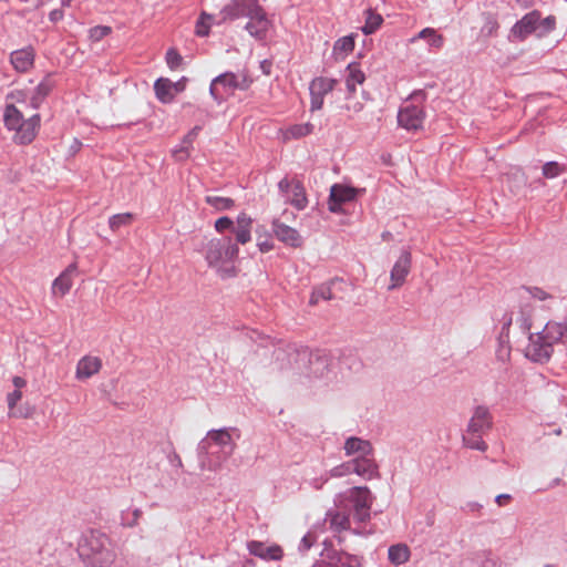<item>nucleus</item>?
<instances>
[{
    "label": "nucleus",
    "instance_id": "obj_64",
    "mask_svg": "<svg viewBox=\"0 0 567 567\" xmlns=\"http://www.w3.org/2000/svg\"><path fill=\"white\" fill-rule=\"evenodd\" d=\"M72 1L73 0H61V6L62 7H70Z\"/></svg>",
    "mask_w": 567,
    "mask_h": 567
},
{
    "label": "nucleus",
    "instance_id": "obj_20",
    "mask_svg": "<svg viewBox=\"0 0 567 567\" xmlns=\"http://www.w3.org/2000/svg\"><path fill=\"white\" fill-rule=\"evenodd\" d=\"M35 51L32 47L14 50L10 53V63L17 72L25 73L34 65Z\"/></svg>",
    "mask_w": 567,
    "mask_h": 567
},
{
    "label": "nucleus",
    "instance_id": "obj_50",
    "mask_svg": "<svg viewBox=\"0 0 567 567\" xmlns=\"http://www.w3.org/2000/svg\"><path fill=\"white\" fill-rule=\"evenodd\" d=\"M166 62L171 69H177L182 62V56L176 50L169 49L166 52Z\"/></svg>",
    "mask_w": 567,
    "mask_h": 567
},
{
    "label": "nucleus",
    "instance_id": "obj_40",
    "mask_svg": "<svg viewBox=\"0 0 567 567\" xmlns=\"http://www.w3.org/2000/svg\"><path fill=\"white\" fill-rule=\"evenodd\" d=\"M214 17L206 12H203L196 23V34L198 37H206L209 34V30L213 23Z\"/></svg>",
    "mask_w": 567,
    "mask_h": 567
},
{
    "label": "nucleus",
    "instance_id": "obj_59",
    "mask_svg": "<svg viewBox=\"0 0 567 567\" xmlns=\"http://www.w3.org/2000/svg\"><path fill=\"white\" fill-rule=\"evenodd\" d=\"M49 18L52 22H58L63 18V11L61 9H54L50 12Z\"/></svg>",
    "mask_w": 567,
    "mask_h": 567
},
{
    "label": "nucleus",
    "instance_id": "obj_17",
    "mask_svg": "<svg viewBox=\"0 0 567 567\" xmlns=\"http://www.w3.org/2000/svg\"><path fill=\"white\" fill-rule=\"evenodd\" d=\"M247 550L250 555L265 561H279L284 558V549L277 544H267L259 540H249Z\"/></svg>",
    "mask_w": 567,
    "mask_h": 567
},
{
    "label": "nucleus",
    "instance_id": "obj_39",
    "mask_svg": "<svg viewBox=\"0 0 567 567\" xmlns=\"http://www.w3.org/2000/svg\"><path fill=\"white\" fill-rule=\"evenodd\" d=\"M132 219L133 215L131 213L115 214L110 217L109 226L113 231H116L123 226H128Z\"/></svg>",
    "mask_w": 567,
    "mask_h": 567
},
{
    "label": "nucleus",
    "instance_id": "obj_21",
    "mask_svg": "<svg viewBox=\"0 0 567 567\" xmlns=\"http://www.w3.org/2000/svg\"><path fill=\"white\" fill-rule=\"evenodd\" d=\"M272 231L278 240L290 247H300L302 238L299 231L278 219L272 221Z\"/></svg>",
    "mask_w": 567,
    "mask_h": 567
},
{
    "label": "nucleus",
    "instance_id": "obj_61",
    "mask_svg": "<svg viewBox=\"0 0 567 567\" xmlns=\"http://www.w3.org/2000/svg\"><path fill=\"white\" fill-rule=\"evenodd\" d=\"M184 89H185V79L177 81V82H173V91L175 94L182 92Z\"/></svg>",
    "mask_w": 567,
    "mask_h": 567
},
{
    "label": "nucleus",
    "instance_id": "obj_46",
    "mask_svg": "<svg viewBox=\"0 0 567 567\" xmlns=\"http://www.w3.org/2000/svg\"><path fill=\"white\" fill-rule=\"evenodd\" d=\"M498 29L497 21L492 17H486L484 24L482 25L481 33L484 37H491L496 33Z\"/></svg>",
    "mask_w": 567,
    "mask_h": 567
},
{
    "label": "nucleus",
    "instance_id": "obj_4",
    "mask_svg": "<svg viewBox=\"0 0 567 567\" xmlns=\"http://www.w3.org/2000/svg\"><path fill=\"white\" fill-rule=\"evenodd\" d=\"M293 355V369L313 380H331L337 377L336 359L324 350H297Z\"/></svg>",
    "mask_w": 567,
    "mask_h": 567
},
{
    "label": "nucleus",
    "instance_id": "obj_56",
    "mask_svg": "<svg viewBox=\"0 0 567 567\" xmlns=\"http://www.w3.org/2000/svg\"><path fill=\"white\" fill-rule=\"evenodd\" d=\"M313 544V536L311 534H307L302 537L300 544H299V550L300 551H307L311 548Z\"/></svg>",
    "mask_w": 567,
    "mask_h": 567
},
{
    "label": "nucleus",
    "instance_id": "obj_1",
    "mask_svg": "<svg viewBox=\"0 0 567 567\" xmlns=\"http://www.w3.org/2000/svg\"><path fill=\"white\" fill-rule=\"evenodd\" d=\"M240 433L235 427L210 430L198 443V461L202 470L216 472L229 460L236 450Z\"/></svg>",
    "mask_w": 567,
    "mask_h": 567
},
{
    "label": "nucleus",
    "instance_id": "obj_15",
    "mask_svg": "<svg viewBox=\"0 0 567 567\" xmlns=\"http://www.w3.org/2000/svg\"><path fill=\"white\" fill-rule=\"evenodd\" d=\"M359 190L357 188L334 184L330 189V196L328 202L329 210L332 213H341L342 206L347 203H351L357 198Z\"/></svg>",
    "mask_w": 567,
    "mask_h": 567
},
{
    "label": "nucleus",
    "instance_id": "obj_23",
    "mask_svg": "<svg viewBox=\"0 0 567 567\" xmlns=\"http://www.w3.org/2000/svg\"><path fill=\"white\" fill-rule=\"evenodd\" d=\"M419 40H424L427 44L430 52L439 51L444 45V37L434 28H424L419 33L409 39V43H415Z\"/></svg>",
    "mask_w": 567,
    "mask_h": 567
},
{
    "label": "nucleus",
    "instance_id": "obj_6",
    "mask_svg": "<svg viewBox=\"0 0 567 567\" xmlns=\"http://www.w3.org/2000/svg\"><path fill=\"white\" fill-rule=\"evenodd\" d=\"M7 130L14 132L12 138L20 145L30 144L37 136L41 117L38 113L24 118L22 112L13 104H8L3 112Z\"/></svg>",
    "mask_w": 567,
    "mask_h": 567
},
{
    "label": "nucleus",
    "instance_id": "obj_9",
    "mask_svg": "<svg viewBox=\"0 0 567 567\" xmlns=\"http://www.w3.org/2000/svg\"><path fill=\"white\" fill-rule=\"evenodd\" d=\"M278 188L285 202L298 210H302L308 205L306 190L302 183L298 179L282 178L278 183Z\"/></svg>",
    "mask_w": 567,
    "mask_h": 567
},
{
    "label": "nucleus",
    "instance_id": "obj_44",
    "mask_svg": "<svg viewBox=\"0 0 567 567\" xmlns=\"http://www.w3.org/2000/svg\"><path fill=\"white\" fill-rule=\"evenodd\" d=\"M234 233L236 236V239L234 240V243H236L237 246L239 244L245 245L251 240V227H245V228L235 227Z\"/></svg>",
    "mask_w": 567,
    "mask_h": 567
},
{
    "label": "nucleus",
    "instance_id": "obj_48",
    "mask_svg": "<svg viewBox=\"0 0 567 567\" xmlns=\"http://www.w3.org/2000/svg\"><path fill=\"white\" fill-rule=\"evenodd\" d=\"M338 567H362V563L358 556L344 555L339 558Z\"/></svg>",
    "mask_w": 567,
    "mask_h": 567
},
{
    "label": "nucleus",
    "instance_id": "obj_26",
    "mask_svg": "<svg viewBox=\"0 0 567 567\" xmlns=\"http://www.w3.org/2000/svg\"><path fill=\"white\" fill-rule=\"evenodd\" d=\"M513 322L512 313L505 312L501 319L502 328L498 336L499 349H498V358L503 361L506 360L509 355V327Z\"/></svg>",
    "mask_w": 567,
    "mask_h": 567
},
{
    "label": "nucleus",
    "instance_id": "obj_31",
    "mask_svg": "<svg viewBox=\"0 0 567 567\" xmlns=\"http://www.w3.org/2000/svg\"><path fill=\"white\" fill-rule=\"evenodd\" d=\"M326 520L336 532L344 530L350 527L349 516L344 513L330 511L327 513Z\"/></svg>",
    "mask_w": 567,
    "mask_h": 567
},
{
    "label": "nucleus",
    "instance_id": "obj_19",
    "mask_svg": "<svg viewBox=\"0 0 567 567\" xmlns=\"http://www.w3.org/2000/svg\"><path fill=\"white\" fill-rule=\"evenodd\" d=\"M492 426V415L486 406H476L467 424L468 434H484Z\"/></svg>",
    "mask_w": 567,
    "mask_h": 567
},
{
    "label": "nucleus",
    "instance_id": "obj_8",
    "mask_svg": "<svg viewBox=\"0 0 567 567\" xmlns=\"http://www.w3.org/2000/svg\"><path fill=\"white\" fill-rule=\"evenodd\" d=\"M251 80L246 72H225L212 80L209 86V94L220 104L228 96L233 95L235 91H246L249 89Z\"/></svg>",
    "mask_w": 567,
    "mask_h": 567
},
{
    "label": "nucleus",
    "instance_id": "obj_13",
    "mask_svg": "<svg viewBox=\"0 0 567 567\" xmlns=\"http://www.w3.org/2000/svg\"><path fill=\"white\" fill-rule=\"evenodd\" d=\"M337 84V80L319 76L311 81L310 91V111H319L323 106L324 96L330 93Z\"/></svg>",
    "mask_w": 567,
    "mask_h": 567
},
{
    "label": "nucleus",
    "instance_id": "obj_43",
    "mask_svg": "<svg viewBox=\"0 0 567 567\" xmlns=\"http://www.w3.org/2000/svg\"><path fill=\"white\" fill-rule=\"evenodd\" d=\"M328 474L330 477H342V476L353 474L351 460L348 462H344L338 466H334L333 468H331L328 472Z\"/></svg>",
    "mask_w": 567,
    "mask_h": 567
},
{
    "label": "nucleus",
    "instance_id": "obj_16",
    "mask_svg": "<svg viewBox=\"0 0 567 567\" xmlns=\"http://www.w3.org/2000/svg\"><path fill=\"white\" fill-rule=\"evenodd\" d=\"M270 27L271 22L264 8L260 6L256 12L249 17L245 30L256 40L264 41L267 38Z\"/></svg>",
    "mask_w": 567,
    "mask_h": 567
},
{
    "label": "nucleus",
    "instance_id": "obj_58",
    "mask_svg": "<svg viewBox=\"0 0 567 567\" xmlns=\"http://www.w3.org/2000/svg\"><path fill=\"white\" fill-rule=\"evenodd\" d=\"M512 499V495L509 494H499L495 497V503L498 506H505Z\"/></svg>",
    "mask_w": 567,
    "mask_h": 567
},
{
    "label": "nucleus",
    "instance_id": "obj_63",
    "mask_svg": "<svg viewBox=\"0 0 567 567\" xmlns=\"http://www.w3.org/2000/svg\"><path fill=\"white\" fill-rule=\"evenodd\" d=\"M467 507L471 512H477L480 511L483 506L480 504V503H476V502H470L467 504Z\"/></svg>",
    "mask_w": 567,
    "mask_h": 567
},
{
    "label": "nucleus",
    "instance_id": "obj_30",
    "mask_svg": "<svg viewBox=\"0 0 567 567\" xmlns=\"http://www.w3.org/2000/svg\"><path fill=\"white\" fill-rule=\"evenodd\" d=\"M411 556V551L408 545L399 543L392 545L388 549V558L391 564L400 566L405 564Z\"/></svg>",
    "mask_w": 567,
    "mask_h": 567
},
{
    "label": "nucleus",
    "instance_id": "obj_5",
    "mask_svg": "<svg viewBox=\"0 0 567 567\" xmlns=\"http://www.w3.org/2000/svg\"><path fill=\"white\" fill-rule=\"evenodd\" d=\"M79 554L83 561L92 567H110L116 557L110 538L95 530L84 537Z\"/></svg>",
    "mask_w": 567,
    "mask_h": 567
},
{
    "label": "nucleus",
    "instance_id": "obj_49",
    "mask_svg": "<svg viewBox=\"0 0 567 567\" xmlns=\"http://www.w3.org/2000/svg\"><path fill=\"white\" fill-rule=\"evenodd\" d=\"M130 514L132 515V519H127L126 518V514L125 512H122V515H121V523L123 526H127V527H133L137 524V520L138 518L141 517V509L138 508H134L132 511H130Z\"/></svg>",
    "mask_w": 567,
    "mask_h": 567
},
{
    "label": "nucleus",
    "instance_id": "obj_52",
    "mask_svg": "<svg viewBox=\"0 0 567 567\" xmlns=\"http://www.w3.org/2000/svg\"><path fill=\"white\" fill-rule=\"evenodd\" d=\"M202 127L199 125H196L195 127H193L183 138V142L184 144H187L189 145L190 147H193V143L194 141L197 138L199 132H200Z\"/></svg>",
    "mask_w": 567,
    "mask_h": 567
},
{
    "label": "nucleus",
    "instance_id": "obj_2",
    "mask_svg": "<svg viewBox=\"0 0 567 567\" xmlns=\"http://www.w3.org/2000/svg\"><path fill=\"white\" fill-rule=\"evenodd\" d=\"M202 254L208 265L221 278L236 275L235 261L239 255V248L230 236L209 239L202 248Z\"/></svg>",
    "mask_w": 567,
    "mask_h": 567
},
{
    "label": "nucleus",
    "instance_id": "obj_3",
    "mask_svg": "<svg viewBox=\"0 0 567 567\" xmlns=\"http://www.w3.org/2000/svg\"><path fill=\"white\" fill-rule=\"evenodd\" d=\"M566 342L567 323L549 321L540 332L529 334L525 355L532 361L543 363L549 360L556 344Z\"/></svg>",
    "mask_w": 567,
    "mask_h": 567
},
{
    "label": "nucleus",
    "instance_id": "obj_36",
    "mask_svg": "<svg viewBox=\"0 0 567 567\" xmlns=\"http://www.w3.org/2000/svg\"><path fill=\"white\" fill-rule=\"evenodd\" d=\"M354 49V38L353 35H346L336 41L333 45V53L339 55H344L350 53Z\"/></svg>",
    "mask_w": 567,
    "mask_h": 567
},
{
    "label": "nucleus",
    "instance_id": "obj_42",
    "mask_svg": "<svg viewBox=\"0 0 567 567\" xmlns=\"http://www.w3.org/2000/svg\"><path fill=\"white\" fill-rule=\"evenodd\" d=\"M567 166L557 162H547L543 166V175L546 178H555L563 174Z\"/></svg>",
    "mask_w": 567,
    "mask_h": 567
},
{
    "label": "nucleus",
    "instance_id": "obj_10",
    "mask_svg": "<svg viewBox=\"0 0 567 567\" xmlns=\"http://www.w3.org/2000/svg\"><path fill=\"white\" fill-rule=\"evenodd\" d=\"M260 7L258 0H230L227 4L223 7L219 12L220 20L217 24H220L226 21H233L240 18H247L256 12V10Z\"/></svg>",
    "mask_w": 567,
    "mask_h": 567
},
{
    "label": "nucleus",
    "instance_id": "obj_27",
    "mask_svg": "<svg viewBox=\"0 0 567 567\" xmlns=\"http://www.w3.org/2000/svg\"><path fill=\"white\" fill-rule=\"evenodd\" d=\"M365 75L358 63H350L346 70V85L350 94L354 93L357 85L364 82Z\"/></svg>",
    "mask_w": 567,
    "mask_h": 567
},
{
    "label": "nucleus",
    "instance_id": "obj_14",
    "mask_svg": "<svg viewBox=\"0 0 567 567\" xmlns=\"http://www.w3.org/2000/svg\"><path fill=\"white\" fill-rule=\"evenodd\" d=\"M411 251L409 249H402L399 258L390 271L391 285L389 286V290H394L405 282V279L411 270Z\"/></svg>",
    "mask_w": 567,
    "mask_h": 567
},
{
    "label": "nucleus",
    "instance_id": "obj_37",
    "mask_svg": "<svg viewBox=\"0 0 567 567\" xmlns=\"http://www.w3.org/2000/svg\"><path fill=\"white\" fill-rule=\"evenodd\" d=\"M21 398H22V393L20 390H14L7 395L10 416H19V417H28L29 416V413H27V412L24 413L21 410L14 411V408H16L18 401L21 400Z\"/></svg>",
    "mask_w": 567,
    "mask_h": 567
},
{
    "label": "nucleus",
    "instance_id": "obj_7",
    "mask_svg": "<svg viewBox=\"0 0 567 567\" xmlns=\"http://www.w3.org/2000/svg\"><path fill=\"white\" fill-rule=\"evenodd\" d=\"M556 27V19L548 16L544 19L537 10L526 13L511 29L509 39L514 41H523L528 35L535 33L537 37H544L551 32Z\"/></svg>",
    "mask_w": 567,
    "mask_h": 567
},
{
    "label": "nucleus",
    "instance_id": "obj_53",
    "mask_svg": "<svg viewBox=\"0 0 567 567\" xmlns=\"http://www.w3.org/2000/svg\"><path fill=\"white\" fill-rule=\"evenodd\" d=\"M329 477V474L324 473L319 477L309 480L308 484L316 489H320L328 482Z\"/></svg>",
    "mask_w": 567,
    "mask_h": 567
},
{
    "label": "nucleus",
    "instance_id": "obj_38",
    "mask_svg": "<svg viewBox=\"0 0 567 567\" xmlns=\"http://www.w3.org/2000/svg\"><path fill=\"white\" fill-rule=\"evenodd\" d=\"M482 435L483 434H468L465 432V434H463V443L472 450L484 452L487 450V444L482 440Z\"/></svg>",
    "mask_w": 567,
    "mask_h": 567
},
{
    "label": "nucleus",
    "instance_id": "obj_22",
    "mask_svg": "<svg viewBox=\"0 0 567 567\" xmlns=\"http://www.w3.org/2000/svg\"><path fill=\"white\" fill-rule=\"evenodd\" d=\"M78 271V265L75 262H72L69 265L59 277H56L52 282V293L54 296L63 297L65 296L72 285H73V277L75 276Z\"/></svg>",
    "mask_w": 567,
    "mask_h": 567
},
{
    "label": "nucleus",
    "instance_id": "obj_47",
    "mask_svg": "<svg viewBox=\"0 0 567 567\" xmlns=\"http://www.w3.org/2000/svg\"><path fill=\"white\" fill-rule=\"evenodd\" d=\"M110 32H111L110 27L96 25V27L90 29V39L92 41L96 42V41L102 40L104 37H106Z\"/></svg>",
    "mask_w": 567,
    "mask_h": 567
},
{
    "label": "nucleus",
    "instance_id": "obj_55",
    "mask_svg": "<svg viewBox=\"0 0 567 567\" xmlns=\"http://www.w3.org/2000/svg\"><path fill=\"white\" fill-rule=\"evenodd\" d=\"M236 223H237V226L236 227H240V228H245V227H251L252 225V219L250 216H248L246 213H240L237 218H236Z\"/></svg>",
    "mask_w": 567,
    "mask_h": 567
},
{
    "label": "nucleus",
    "instance_id": "obj_45",
    "mask_svg": "<svg viewBox=\"0 0 567 567\" xmlns=\"http://www.w3.org/2000/svg\"><path fill=\"white\" fill-rule=\"evenodd\" d=\"M190 150L192 147L187 144H184L182 141V143L173 150L172 154L176 161L183 162L189 157Z\"/></svg>",
    "mask_w": 567,
    "mask_h": 567
},
{
    "label": "nucleus",
    "instance_id": "obj_35",
    "mask_svg": "<svg viewBox=\"0 0 567 567\" xmlns=\"http://www.w3.org/2000/svg\"><path fill=\"white\" fill-rule=\"evenodd\" d=\"M334 281L329 284H323L317 287L310 297V303L317 305L320 300H331L333 299V295L331 291V286L334 285Z\"/></svg>",
    "mask_w": 567,
    "mask_h": 567
},
{
    "label": "nucleus",
    "instance_id": "obj_18",
    "mask_svg": "<svg viewBox=\"0 0 567 567\" xmlns=\"http://www.w3.org/2000/svg\"><path fill=\"white\" fill-rule=\"evenodd\" d=\"M351 462L353 473L363 480L370 481L379 477V466L374 460L373 453L365 456L353 457Z\"/></svg>",
    "mask_w": 567,
    "mask_h": 567
},
{
    "label": "nucleus",
    "instance_id": "obj_60",
    "mask_svg": "<svg viewBox=\"0 0 567 567\" xmlns=\"http://www.w3.org/2000/svg\"><path fill=\"white\" fill-rule=\"evenodd\" d=\"M12 383H13L16 390H20L23 386H25V384H27L25 380L23 378H21V377H14L12 379Z\"/></svg>",
    "mask_w": 567,
    "mask_h": 567
},
{
    "label": "nucleus",
    "instance_id": "obj_24",
    "mask_svg": "<svg viewBox=\"0 0 567 567\" xmlns=\"http://www.w3.org/2000/svg\"><path fill=\"white\" fill-rule=\"evenodd\" d=\"M347 456H365L373 453V447L368 440L357 436H350L346 440L343 446Z\"/></svg>",
    "mask_w": 567,
    "mask_h": 567
},
{
    "label": "nucleus",
    "instance_id": "obj_29",
    "mask_svg": "<svg viewBox=\"0 0 567 567\" xmlns=\"http://www.w3.org/2000/svg\"><path fill=\"white\" fill-rule=\"evenodd\" d=\"M53 87V82L51 78L48 75L45 76L35 87L31 99H30V105L32 109L37 110L40 107L47 95L50 93V91Z\"/></svg>",
    "mask_w": 567,
    "mask_h": 567
},
{
    "label": "nucleus",
    "instance_id": "obj_32",
    "mask_svg": "<svg viewBox=\"0 0 567 567\" xmlns=\"http://www.w3.org/2000/svg\"><path fill=\"white\" fill-rule=\"evenodd\" d=\"M205 202L216 212L231 210L235 207V200L230 197L208 195Z\"/></svg>",
    "mask_w": 567,
    "mask_h": 567
},
{
    "label": "nucleus",
    "instance_id": "obj_33",
    "mask_svg": "<svg viewBox=\"0 0 567 567\" xmlns=\"http://www.w3.org/2000/svg\"><path fill=\"white\" fill-rule=\"evenodd\" d=\"M383 18L381 14L373 12L371 9L365 11V22L361 27V31L369 35L374 33L382 24Z\"/></svg>",
    "mask_w": 567,
    "mask_h": 567
},
{
    "label": "nucleus",
    "instance_id": "obj_57",
    "mask_svg": "<svg viewBox=\"0 0 567 567\" xmlns=\"http://www.w3.org/2000/svg\"><path fill=\"white\" fill-rule=\"evenodd\" d=\"M346 109L353 113H359L363 110V103L360 101H355L353 103H347Z\"/></svg>",
    "mask_w": 567,
    "mask_h": 567
},
{
    "label": "nucleus",
    "instance_id": "obj_25",
    "mask_svg": "<svg viewBox=\"0 0 567 567\" xmlns=\"http://www.w3.org/2000/svg\"><path fill=\"white\" fill-rule=\"evenodd\" d=\"M102 367V362L97 357L85 355L76 365L75 378L78 380H86L96 374Z\"/></svg>",
    "mask_w": 567,
    "mask_h": 567
},
{
    "label": "nucleus",
    "instance_id": "obj_41",
    "mask_svg": "<svg viewBox=\"0 0 567 567\" xmlns=\"http://www.w3.org/2000/svg\"><path fill=\"white\" fill-rule=\"evenodd\" d=\"M257 246L261 252H268L274 248L271 236L267 231H262L261 227L256 230Z\"/></svg>",
    "mask_w": 567,
    "mask_h": 567
},
{
    "label": "nucleus",
    "instance_id": "obj_62",
    "mask_svg": "<svg viewBox=\"0 0 567 567\" xmlns=\"http://www.w3.org/2000/svg\"><path fill=\"white\" fill-rule=\"evenodd\" d=\"M169 462L173 465L182 466V460H181V457L176 453H173V455L169 457Z\"/></svg>",
    "mask_w": 567,
    "mask_h": 567
},
{
    "label": "nucleus",
    "instance_id": "obj_12",
    "mask_svg": "<svg viewBox=\"0 0 567 567\" xmlns=\"http://www.w3.org/2000/svg\"><path fill=\"white\" fill-rule=\"evenodd\" d=\"M425 120V112L422 106L406 102L398 113V123L408 131L422 128Z\"/></svg>",
    "mask_w": 567,
    "mask_h": 567
},
{
    "label": "nucleus",
    "instance_id": "obj_54",
    "mask_svg": "<svg viewBox=\"0 0 567 567\" xmlns=\"http://www.w3.org/2000/svg\"><path fill=\"white\" fill-rule=\"evenodd\" d=\"M527 292L534 298V299H537V300H546L549 296L548 293L540 289V288H537V287H533V288H528L527 289Z\"/></svg>",
    "mask_w": 567,
    "mask_h": 567
},
{
    "label": "nucleus",
    "instance_id": "obj_11",
    "mask_svg": "<svg viewBox=\"0 0 567 567\" xmlns=\"http://www.w3.org/2000/svg\"><path fill=\"white\" fill-rule=\"evenodd\" d=\"M348 498L352 503L354 517L359 522L370 518V508L373 497L365 486L352 487L348 491Z\"/></svg>",
    "mask_w": 567,
    "mask_h": 567
},
{
    "label": "nucleus",
    "instance_id": "obj_51",
    "mask_svg": "<svg viewBox=\"0 0 567 567\" xmlns=\"http://www.w3.org/2000/svg\"><path fill=\"white\" fill-rule=\"evenodd\" d=\"M231 228L234 229V221H233V219H230L227 216L219 217L215 221V229L218 233H224L225 230H228V229H231Z\"/></svg>",
    "mask_w": 567,
    "mask_h": 567
},
{
    "label": "nucleus",
    "instance_id": "obj_34",
    "mask_svg": "<svg viewBox=\"0 0 567 567\" xmlns=\"http://www.w3.org/2000/svg\"><path fill=\"white\" fill-rule=\"evenodd\" d=\"M313 130V125L310 123L295 124L288 127L284 132L285 140L300 138L309 135Z\"/></svg>",
    "mask_w": 567,
    "mask_h": 567
},
{
    "label": "nucleus",
    "instance_id": "obj_28",
    "mask_svg": "<svg viewBox=\"0 0 567 567\" xmlns=\"http://www.w3.org/2000/svg\"><path fill=\"white\" fill-rule=\"evenodd\" d=\"M156 97L164 104L173 102L175 93L173 91V82L166 78H159L154 83Z\"/></svg>",
    "mask_w": 567,
    "mask_h": 567
}]
</instances>
